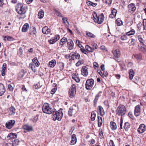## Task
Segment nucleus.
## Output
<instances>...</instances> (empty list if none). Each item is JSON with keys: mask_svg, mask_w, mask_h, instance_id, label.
<instances>
[{"mask_svg": "<svg viewBox=\"0 0 146 146\" xmlns=\"http://www.w3.org/2000/svg\"><path fill=\"white\" fill-rule=\"evenodd\" d=\"M93 16L94 18V20L95 23H97L98 24L102 23L104 21V17L103 13H102L100 15H98L96 12L93 13Z\"/></svg>", "mask_w": 146, "mask_h": 146, "instance_id": "nucleus-1", "label": "nucleus"}, {"mask_svg": "<svg viewBox=\"0 0 146 146\" xmlns=\"http://www.w3.org/2000/svg\"><path fill=\"white\" fill-rule=\"evenodd\" d=\"M16 11L19 14H23L25 13L27 8L25 6H24L23 4L19 3L17 4L16 7Z\"/></svg>", "mask_w": 146, "mask_h": 146, "instance_id": "nucleus-2", "label": "nucleus"}, {"mask_svg": "<svg viewBox=\"0 0 146 146\" xmlns=\"http://www.w3.org/2000/svg\"><path fill=\"white\" fill-rule=\"evenodd\" d=\"M42 110L44 113L50 114L53 113L54 111V109L51 108L48 104L46 103L43 106Z\"/></svg>", "mask_w": 146, "mask_h": 146, "instance_id": "nucleus-3", "label": "nucleus"}, {"mask_svg": "<svg viewBox=\"0 0 146 146\" xmlns=\"http://www.w3.org/2000/svg\"><path fill=\"white\" fill-rule=\"evenodd\" d=\"M56 110L54 109V111L53 113H52V114L53 115L52 117L53 120L55 121L56 119L58 121H60L61 120L62 117L63 116V113L62 111H56Z\"/></svg>", "mask_w": 146, "mask_h": 146, "instance_id": "nucleus-4", "label": "nucleus"}, {"mask_svg": "<svg viewBox=\"0 0 146 146\" xmlns=\"http://www.w3.org/2000/svg\"><path fill=\"white\" fill-rule=\"evenodd\" d=\"M116 112L118 115L122 116L126 113V109L124 106L121 105L117 107Z\"/></svg>", "mask_w": 146, "mask_h": 146, "instance_id": "nucleus-5", "label": "nucleus"}, {"mask_svg": "<svg viewBox=\"0 0 146 146\" xmlns=\"http://www.w3.org/2000/svg\"><path fill=\"white\" fill-rule=\"evenodd\" d=\"M94 81L92 79H88L86 81L85 86L87 90H90L94 85Z\"/></svg>", "mask_w": 146, "mask_h": 146, "instance_id": "nucleus-6", "label": "nucleus"}, {"mask_svg": "<svg viewBox=\"0 0 146 146\" xmlns=\"http://www.w3.org/2000/svg\"><path fill=\"white\" fill-rule=\"evenodd\" d=\"M76 86L74 84H72L69 90L68 94L70 97L73 98L76 94Z\"/></svg>", "mask_w": 146, "mask_h": 146, "instance_id": "nucleus-7", "label": "nucleus"}, {"mask_svg": "<svg viewBox=\"0 0 146 146\" xmlns=\"http://www.w3.org/2000/svg\"><path fill=\"white\" fill-rule=\"evenodd\" d=\"M80 58V54L76 52H72L71 55V58L69 59L70 61L75 60V59L79 60Z\"/></svg>", "mask_w": 146, "mask_h": 146, "instance_id": "nucleus-8", "label": "nucleus"}, {"mask_svg": "<svg viewBox=\"0 0 146 146\" xmlns=\"http://www.w3.org/2000/svg\"><path fill=\"white\" fill-rule=\"evenodd\" d=\"M114 56V59L117 62H119L120 60L118 59L120 55V52L119 49H116L113 52Z\"/></svg>", "mask_w": 146, "mask_h": 146, "instance_id": "nucleus-9", "label": "nucleus"}, {"mask_svg": "<svg viewBox=\"0 0 146 146\" xmlns=\"http://www.w3.org/2000/svg\"><path fill=\"white\" fill-rule=\"evenodd\" d=\"M15 121L14 120H11L7 121L5 124L6 127L8 129H11L15 123Z\"/></svg>", "mask_w": 146, "mask_h": 146, "instance_id": "nucleus-10", "label": "nucleus"}, {"mask_svg": "<svg viewBox=\"0 0 146 146\" xmlns=\"http://www.w3.org/2000/svg\"><path fill=\"white\" fill-rule=\"evenodd\" d=\"M88 69L86 66H83L81 69L82 74L84 76H87L88 74Z\"/></svg>", "mask_w": 146, "mask_h": 146, "instance_id": "nucleus-11", "label": "nucleus"}, {"mask_svg": "<svg viewBox=\"0 0 146 146\" xmlns=\"http://www.w3.org/2000/svg\"><path fill=\"white\" fill-rule=\"evenodd\" d=\"M7 111L9 114L10 115H14L16 112V110L15 108L13 106H11L8 108Z\"/></svg>", "mask_w": 146, "mask_h": 146, "instance_id": "nucleus-12", "label": "nucleus"}, {"mask_svg": "<svg viewBox=\"0 0 146 146\" xmlns=\"http://www.w3.org/2000/svg\"><path fill=\"white\" fill-rule=\"evenodd\" d=\"M138 38L141 43H146V36H144L143 35H139L138 36Z\"/></svg>", "mask_w": 146, "mask_h": 146, "instance_id": "nucleus-13", "label": "nucleus"}, {"mask_svg": "<svg viewBox=\"0 0 146 146\" xmlns=\"http://www.w3.org/2000/svg\"><path fill=\"white\" fill-rule=\"evenodd\" d=\"M146 129V126L143 124L140 125L139 127L137 129L139 133H143Z\"/></svg>", "mask_w": 146, "mask_h": 146, "instance_id": "nucleus-14", "label": "nucleus"}, {"mask_svg": "<svg viewBox=\"0 0 146 146\" xmlns=\"http://www.w3.org/2000/svg\"><path fill=\"white\" fill-rule=\"evenodd\" d=\"M97 112L98 113H100L101 116H103L105 114V112L103 108L101 106H98Z\"/></svg>", "mask_w": 146, "mask_h": 146, "instance_id": "nucleus-15", "label": "nucleus"}, {"mask_svg": "<svg viewBox=\"0 0 146 146\" xmlns=\"http://www.w3.org/2000/svg\"><path fill=\"white\" fill-rule=\"evenodd\" d=\"M140 107L139 106H137L135 108L134 114L136 116H139L140 114Z\"/></svg>", "mask_w": 146, "mask_h": 146, "instance_id": "nucleus-16", "label": "nucleus"}, {"mask_svg": "<svg viewBox=\"0 0 146 146\" xmlns=\"http://www.w3.org/2000/svg\"><path fill=\"white\" fill-rule=\"evenodd\" d=\"M77 141V139L76 135L74 134L72 136V140L71 141L70 144V145H74L76 143Z\"/></svg>", "mask_w": 146, "mask_h": 146, "instance_id": "nucleus-17", "label": "nucleus"}, {"mask_svg": "<svg viewBox=\"0 0 146 146\" xmlns=\"http://www.w3.org/2000/svg\"><path fill=\"white\" fill-rule=\"evenodd\" d=\"M117 10L115 8H113L112 10L111 13L109 15V17L110 18H113L116 16Z\"/></svg>", "mask_w": 146, "mask_h": 146, "instance_id": "nucleus-18", "label": "nucleus"}, {"mask_svg": "<svg viewBox=\"0 0 146 146\" xmlns=\"http://www.w3.org/2000/svg\"><path fill=\"white\" fill-rule=\"evenodd\" d=\"M67 45L69 50H72L73 48L74 43L72 40H70L69 41L67 42Z\"/></svg>", "mask_w": 146, "mask_h": 146, "instance_id": "nucleus-19", "label": "nucleus"}, {"mask_svg": "<svg viewBox=\"0 0 146 146\" xmlns=\"http://www.w3.org/2000/svg\"><path fill=\"white\" fill-rule=\"evenodd\" d=\"M56 64V61L55 60H53L49 62L48 66L49 67L52 68L55 66Z\"/></svg>", "mask_w": 146, "mask_h": 146, "instance_id": "nucleus-20", "label": "nucleus"}, {"mask_svg": "<svg viewBox=\"0 0 146 146\" xmlns=\"http://www.w3.org/2000/svg\"><path fill=\"white\" fill-rule=\"evenodd\" d=\"M138 49L142 52L146 53V46L144 45L142 46H138Z\"/></svg>", "mask_w": 146, "mask_h": 146, "instance_id": "nucleus-21", "label": "nucleus"}, {"mask_svg": "<svg viewBox=\"0 0 146 146\" xmlns=\"http://www.w3.org/2000/svg\"><path fill=\"white\" fill-rule=\"evenodd\" d=\"M5 91V88L3 85L0 84V96H2Z\"/></svg>", "mask_w": 146, "mask_h": 146, "instance_id": "nucleus-22", "label": "nucleus"}, {"mask_svg": "<svg viewBox=\"0 0 146 146\" xmlns=\"http://www.w3.org/2000/svg\"><path fill=\"white\" fill-rule=\"evenodd\" d=\"M128 7L129 10L132 11H134L136 9L135 5L133 3H131L129 4L128 6Z\"/></svg>", "mask_w": 146, "mask_h": 146, "instance_id": "nucleus-23", "label": "nucleus"}, {"mask_svg": "<svg viewBox=\"0 0 146 146\" xmlns=\"http://www.w3.org/2000/svg\"><path fill=\"white\" fill-rule=\"evenodd\" d=\"M44 11L43 10L41 9L38 12V18L40 19H42L44 17Z\"/></svg>", "mask_w": 146, "mask_h": 146, "instance_id": "nucleus-24", "label": "nucleus"}, {"mask_svg": "<svg viewBox=\"0 0 146 146\" xmlns=\"http://www.w3.org/2000/svg\"><path fill=\"white\" fill-rule=\"evenodd\" d=\"M23 128L28 131H31L33 130V127L29 125L28 124L24 125L23 126Z\"/></svg>", "mask_w": 146, "mask_h": 146, "instance_id": "nucleus-25", "label": "nucleus"}, {"mask_svg": "<svg viewBox=\"0 0 146 146\" xmlns=\"http://www.w3.org/2000/svg\"><path fill=\"white\" fill-rule=\"evenodd\" d=\"M42 31L43 33L48 34L50 33V29L49 28H42Z\"/></svg>", "mask_w": 146, "mask_h": 146, "instance_id": "nucleus-26", "label": "nucleus"}, {"mask_svg": "<svg viewBox=\"0 0 146 146\" xmlns=\"http://www.w3.org/2000/svg\"><path fill=\"white\" fill-rule=\"evenodd\" d=\"M110 126L113 130H115L117 129L116 124L113 121H111L110 122Z\"/></svg>", "mask_w": 146, "mask_h": 146, "instance_id": "nucleus-27", "label": "nucleus"}, {"mask_svg": "<svg viewBox=\"0 0 146 146\" xmlns=\"http://www.w3.org/2000/svg\"><path fill=\"white\" fill-rule=\"evenodd\" d=\"M129 78L130 80H132L134 76V71L133 70L130 69L129 70Z\"/></svg>", "mask_w": 146, "mask_h": 146, "instance_id": "nucleus-28", "label": "nucleus"}, {"mask_svg": "<svg viewBox=\"0 0 146 146\" xmlns=\"http://www.w3.org/2000/svg\"><path fill=\"white\" fill-rule=\"evenodd\" d=\"M32 62L35 64L36 67H38L40 65V63L36 57H35L32 60Z\"/></svg>", "mask_w": 146, "mask_h": 146, "instance_id": "nucleus-29", "label": "nucleus"}, {"mask_svg": "<svg viewBox=\"0 0 146 146\" xmlns=\"http://www.w3.org/2000/svg\"><path fill=\"white\" fill-rule=\"evenodd\" d=\"M17 135L15 133H10L9 134L7 137H9V139H15L17 138Z\"/></svg>", "mask_w": 146, "mask_h": 146, "instance_id": "nucleus-30", "label": "nucleus"}, {"mask_svg": "<svg viewBox=\"0 0 146 146\" xmlns=\"http://www.w3.org/2000/svg\"><path fill=\"white\" fill-rule=\"evenodd\" d=\"M98 127H101L102 123V119L101 117L98 116Z\"/></svg>", "mask_w": 146, "mask_h": 146, "instance_id": "nucleus-31", "label": "nucleus"}, {"mask_svg": "<svg viewBox=\"0 0 146 146\" xmlns=\"http://www.w3.org/2000/svg\"><path fill=\"white\" fill-rule=\"evenodd\" d=\"M29 66L31 68L32 70L34 72H35L36 71V70L35 69V68L36 67L35 64L31 62L30 63Z\"/></svg>", "mask_w": 146, "mask_h": 146, "instance_id": "nucleus-32", "label": "nucleus"}, {"mask_svg": "<svg viewBox=\"0 0 146 146\" xmlns=\"http://www.w3.org/2000/svg\"><path fill=\"white\" fill-rule=\"evenodd\" d=\"M130 125L128 122H125V123L124 128L125 131H127L130 128Z\"/></svg>", "mask_w": 146, "mask_h": 146, "instance_id": "nucleus-33", "label": "nucleus"}, {"mask_svg": "<svg viewBox=\"0 0 146 146\" xmlns=\"http://www.w3.org/2000/svg\"><path fill=\"white\" fill-rule=\"evenodd\" d=\"M72 78L74 79L77 82H79L80 80V79L78 77H77V76L75 74H74L72 75Z\"/></svg>", "mask_w": 146, "mask_h": 146, "instance_id": "nucleus-34", "label": "nucleus"}, {"mask_svg": "<svg viewBox=\"0 0 146 146\" xmlns=\"http://www.w3.org/2000/svg\"><path fill=\"white\" fill-rule=\"evenodd\" d=\"M6 68V64L5 63H4L3 66V69L2 70L1 75L2 76H4L5 71V69Z\"/></svg>", "mask_w": 146, "mask_h": 146, "instance_id": "nucleus-35", "label": "nucleus"}, {"mask_svg": "<svg viewBox=\"0 0 146 146\" xmlns=\"http://www.w3.org/2000/svg\"><path fill=\"white\" fill-rule=\"evenodd\" d=\"M74 112V109L72 107H70L68 111V115L70 116H72V113Z\"/></svg>", "mask_w": 146, "mask_h": 146, "instance_id": "nucleus-36", "label": "nucleus"}, {"mask_svg": "<svg viewBox=\"0 0 146 146\" xmlns=\"http://www.w3.org/2000/svg\"><path fill=\"white\" fill-rule=\"evenodd\" d=\"M116 23L118 26H120L122 25L123 24L122 21L119 18L116 20Z\"/></svg>", "mask_w": 146, "mask_h": 146, "instance_id": "nucleus-37", "label": "nucleus"}, {"mask_svg": "<svg viewBox=\"0 0 146 146\" xmlns=\"http://www.w3.org/2000/svg\"><path fill=\"white\" fill-rule=\"evenodd\" d=\"M42 86V85L40 84V82H38L37 84H35L33 86V88L36 89L40 88Z\"/></svg>", "mask_w": 146, "mask_h": 146, "instance_id": "nucleus-38", "label": "nucleus"}, {"mask_svg": "<svg viewBox=\"0 0 146 146\" xmlns=\"http://www.w3.org/2000/svg\"><path fill=\"white\" fill-rule=\"evenodd\" d=\"M19 141L17 139H15L14 141L13 142L12 145L11 146H16L19 144Z\"/></svg>", "mask_w": 146, "mask_h": 146, "instance_id": "nucleus-39", "label": "nucleus"}, {"mask_svg": "<svg viewBox=\"0 0 146 146\" xmlns=\"http://www.w3.org/2000/svg\"><path fill=\"white\" fill-rule=\"evenodd\" d=\"M86 50L89 52H93L94 50V48H92L88 45H86Z\"/></svg>", "mask_w": 146, "mask_h": 146, "instance_id": "nucleus-40", "label": "nucleus"}, {"mask_svg": "<svg viewBox=\"0 0 146 146\" xmlns=\"http://www.w3.org/2000/svg\"><path fill=\"white\" fill-rule=\"evenodd\" d=\"M67 41V39L66 38L63 37L61 40L60 42V44L61 45H63Z\"/></svg>", "mask_w": 146, "mask_h": 146, "instance_id": "nucleus-41", "label": "nucleus"}, {"mask_svg": "<svg viewBox=\"0 0 146 146\" xmlns=\"http://www.w3.org/2000/svg\"><path fill=\"white\" fill-rule=\"evenodd\" d=\"M135 33V31L133 29L130 31L127 32L126 35L128 36H130L134 35Z\"/></svg>", "mask_w": 146, "mask_h": 146, "instance_id": "nucleus-42", "label": "nucleus"}, {"mask_svg": "<svg viewBox=\"0 0 146 146\" xmlns=\"http://www.w3.org/2000/svg\"><path fill=\"white\" fill-rule=\"evenodd\" d=\"M136 42L135 40L133 38H131L129 42V44L130 46L134 45Z\"/></svg>", "mask_w": 146, "mask_h": 146, "instance_id": "nucleus-43", "label": "nucleus"}, {"mask_svg": "<svg viewBox=\"0 0 146 146\" xmlns=\"http://www.w3.org/2000/svg\"><path fill=\"white\" fill-rule=\"evenodd\" d=\"M84 60L82 59L80 60L76 63V66H79L80 65L83 64L84 62Z\"/></svg>", "mask_w": 146, "mask_h": 146, "instance_id": "nucleus-44", "label": "nucleus"}, {"mask_svg": "<svg viewBox=\"0 0 146 146\" xmlns=\"http://www.w3.org/2000/svg\"><path fill=\"white\" fill-rule=\"evenodd\" d=\"M96 116V114L94 112H93L91 113V119L92 121H94L95 119Z\"/></svg>", "mask_w": 146, "mask_h": 146, "instance_id": "nucleus-45", "label": "nucleus"}, {"mask_svg": "<svg viewBox=\"0 0 146 146\" xmlns=\"http://www.w3.org/2000/svg\"><path fill=\"white\" fill-rule=\"evenodd\" d=\"M134 56L135 58L137 60H140L141 59V56L139 54H134Z\"/></svg>", "mask_w": 146, "mask_h": 146, "instance_id": "nucleus-46", "label": "nucleus"}, {"mask_svg": "<svg viewBox=\"0 0 146 146\" xmlns=\"http://www.w3.org/2000/svg\"><path fill=\"white\" fill-rule=\"evenodd\" d=\"M59 66L60 68V70H63L64 66V63L62 62H59Z\"/></svg>", "mask_w": 146, "mask_h": 146, "instance_id": "nucleus-47", "label": "nucleus"}, {"mask_svg": "<svg viewBox=\"0 0 146 146\" xmlns=\"http://www.w3.org/2000/svg\"><path fill=\"white\" fill-rule=\"evenodd\" d=\"M13 40V38L11 36H5L4 37V40H7L8 41H12Z\"/></svg>", "mask_w": 146, "mask_h": 146, "instance_id": "nucleus-48", "label": "nucleus"}, {"mask_svg": "<svg viewBox=\"0 0 146 146\" xmlns=\"http://www.w3.org/2000/svg\"><path fill=\"white\" fill-rule=\"evenodd\" d=\"M62 20L63 21L64 23H65L67 26H68V25L69 24L68 22L67 21V19L66 18H63Z\"/></svg>", "mask_w": 146, "mask_h": 146, "instance_id": "nucleus-49", "label": "nucleus"}, {"mask_svg": "<svg viewBox=\"0 0 146 146\" xmlns=\"http://www.w3.org/2000/svg\"><path fill=\"white\" fill-rule=\"evenodd\" d=\"M48 42L50 44H53L56 42L54 38H52L50 40H48Z\"/></svg>", "mask_w": 146, "mask_h": 146, "instance_id": "nucleus-50", "label": "nucleus"}, {"mask_svg": "<svg viewBox=\"0 0 146 146\" xmlns=\"http://www.w3.org/2000/svg\"><path fill=\"white\" fill-rule=\"evenodd\" d=\"M54 11L56 13V14L59 17H62V14L60 13V12L58 11V10H56V9H54Z\"/></svg>", "mask_w": 146, "mask_h": 146, "instance_id": "nucleus-51", "label": "nucleus"}, {"mask_svg": "<svg viewBox=\"0 0 146 146\" xmlns=\"http://www.w3.org/2000/svg\"><path fill=\"white\" fill-rule=\"evenodd\" d=\"M76 43L78 45V46L80 48H83V46L80 44V42L79 40H77L76 41Z\"/></svg>", "mask_w": 146, "mask_h": 146, "instance_id": "nucleus-52", "label": "nucleus"}, {"mask_svg": "<svg viewBox=\"0 0 146 146\" xmlns=\"http://www.w3.org/2000/svg\"><path fill=\"white\" fill-rule=\"evenodd\" d=\"M99 137L100 138H102L103 137V132L101 129H100L99 130Z\"/></svg>", "mask_w": 146, "mask_h": 146, "instance_id": "nucleus-53", "label": "nucleus"}, {"mask_svg": "<svg viewBox=\"0 0 146 146\" xmlns=\"http://www.w3.org/2000/svg\"><path fill=\"white\" fill-rule=\"evenodd\" d=\"M108 75V73L106 71H104L102 74V77L104 78L107 77Z\"/></svg>", "mask_w": 146, "mask_h": 146, "instance_id": "nucleus-54", "label": "nucleus"}, {"mask_svg": "<svg viewBox=\"0 0 146 146\" xmlns=\"http://www.w3.org/2000/svg\"><path fill=\"white\" fill-rule=\"evenodd\" d=\"M86 35L88 36L94 38L95 37V35H94L92 33L90 32H88L86 33Z\"/></svg>", "mask_w": 146, "mask_h": 146, "instance_id": "nucleus-55", "label": "nucleus"}, {"mask_svg": "<svg viewBox=\"0 0 146 146\" xmlns=\"http://www.w3.org/2000/svg\"><path fill=\"white\" fill-rule=\"evenodd\" d=\"M93 65L95 69H97L98 68V65L97 62H94L93 63Z\"/></svg>", "mask_w": 146, "mask_h": 146, "instance_id": "nucleus-56", "label": "nucleus"}, {"mask_svg": "<svg viewBox=\"0 0 146 146\" xmlns=\"http://www.w3.org/2000/svg\"><path fill=\"white\" fill-rule=\"evenodd\" d=\"M72 54V52L70 54H66L64 56L65 58L67 59H68L71 58V55Z\"/></svg>", "mask_w": 146, "mask_h": 146, "instance_id": "nucleus-57", "label": "nucleus"}, {"mask_svg": "<svg viewBox=\"0 0 146 146\" xmlns=\"http://www.w3.org/2000/svg\"><path fill=\"white\" fill-rule=\"evenodd\" d=\"M100 49L101 50H104V51H107V49L105 46L103 45L102 46H100Z\"/></svg>", "mask_w": 146, "mask_h": 146, "instance_id": "nucleus-58", "label": "nucleus"}, {"mask_svg": "<svg viewBox=\"0 0 146 146\" xmlns=\"http://www.w3.org/2000/svg\"><path fill=\"white\" fill-rule=\"evenodd\" d=\"M100 96L99 94H97L95 98L94 101V103H96L97 102Z\"/></svg>", "mask_w": 146, "mask_h": 146, "instance_id": "nucleus-59", "label": "nucleus"}, {"mask_svg": "<svg viewBox=\"0 0 146 146\" xmlns=\"http://www.w3.org/2000/svg\"><path fill=\"white\" fill-rule=\"evenodd\" d=\"M121 40H125L127 39V37L126 35H123L121 36Z\"/></svg>", "mask_w": 146, "mask_h": 146, "instance_id": "nucleus-60", "label": "nucleus"}, {"mask_svg": "<svg viewBox=\"0 0 146 146\" xmlns=\"http://www.w3.org/2000/svg\"><path fill=\"white\" fill-rule=\"evenodd\" d=\"M54 39L55 40H56V42L58 40L60 39V36L59 35H56L54 37H53Z\"/></svg>", "mask_w": 146, "mask_h": 146, "instance_id": "nucleus-61", "label": "nucleus"}, {"mask_svg": "<svg viewBox=\"0 0 146 146\" xmlns=\"http://www.w3.org/2000/svg\"><path fill=\"white\" fill-rule=\"evenodd\" d=\"M81 51L84 53L87 54L88 53V52L85 50L83 48H82L80 49Z\"/></svg>", "mask_w": 146, "mask_h": 146, "instance_id": "nucleus-62", "label": "nucleus"}, {"mask_svg": "<svg viewBox=\"0 0 146 146\" xmlns=\"http://www.w3.org/2000/svg\"><path fill=\"white\" fill-rule=\"evenodd\" d=\"M8 87L10 91H13L14 89V88L11 84L8 85Z\"/></svg>", "mask_w": 146, "mask_h": 146, "instance_id": "nucleus-63", "label": "nucleus"}, {"mask_svg": "<svg viewBox=\"0 0 146 146\" xmlns=\"http://www.w3.org/2000/svg\"><path fill=\"white\" fill-rule=\"evenodd\" d=\"M109 146H115L114 144L113 140H111L110 141V142L109 143Z\"/></svg>", "mask_w": 146, "mask_h": 146, "instance_id": "nucleus-64", "label": "nucleus"}]
</instances>
